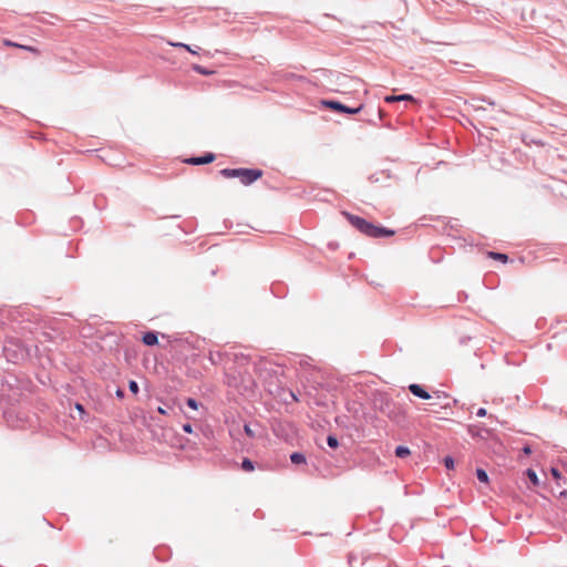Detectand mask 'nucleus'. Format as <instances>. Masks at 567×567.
I'll use <instances>...</instances> for the list:
<instances>
[{"mask_svg":"<svg viewBox=\"0 0 567 567\" xmlns=\"http://www.w3.org/2000/svg\"><path fill=\"white\" fill-rule=\"evenodd\" d=\"M75 408H76V410H78V411H80L81 413H84V408H83V405H82V404L76 403V404H75Z\"/></svg>","mask_w":567,"mask_h":567,"instance_id":"c85d7f7f","label":"nucleus"},{"mask_svg":"<svg viewBox=\"0 0 567 567\" xmlns=\"http://www.w3.org/2000/svg\"><path fill=\"white\" fill-rule=\"evenodd\" d=\"M128 389H130V391H131L132 393H134V394L138 393V384H137V382H136V381H134V380H131V381L128 382Z\"/></svg>","mask_w":567,"mask_h":567,"instance_id":"dca6fc26","label":"nucleus"},{"mask_svg":"<svg viewBox=\"0 0 567 567\" xmlns=\"http://www.w3.org/2000/svg\"><path fill=\"white\" fill-rule=\"evenodd\" d=\"M327 443H328V445H329L331 449H336V447H338V445H339V441H338V439H337L336 436H333V435H329V436L327 437Z\"/></svg>","mask_w":567,"mask_h":567,"instance_id":"2eb2a0df","label":"nucleus"},{"mask_svg":"<svg viewBox=\"0 0 567 567\" xmlns=\"http://www.w3.org/2000/svg\"><path fill=\"white\" fill-rule=\"evenodd\" d=\"M183 431L185 433H192L193 432V427H192V425L189 423H186V424L183 425Z\"/></svg>","mask_w":567,"mask_h":567,"instance_id":"393cba45","label":"nucleus"},{"mask_svg":"<svg viewBox=\"0 0 567 567\" xmlns=\"http://www.w3.org/2000/svg\"><path fill=\"white\" fill-rule=\"evenodd\" d=\"M486 414H487V411H486V409H484V408H480V409L476 411V415H477L478 417H484V416H486Z\"/></svg>","mask_w":567,"mask_h":567,"instance_id":"b1692460","label":"nucleus"},{"mask_svg":"<svg viewBox=\"0 0 567 567\" xmlns=\"http://www.w3.org/2000/svg\"><path fill=\"white\" fill-rule=\"evenodd\" d=\"M310 359H301L300 360V365H303V367H310Z\"/></svg>","mask_w":567,"mask_h":567,"instance_id":"cd10ccee","label":"nucleus"},{"mask_svg":"<svg viewBox=\"0 0 567 567\" xmlns=\"http://www.w3.org/2000/svg\"><path fill=\"white\" fill-rule=\"evenodd\" d=\"M221 360V354L219 352L217 353H210V361L216 364Z\"/></svg>","mask_w":567,"mask_h":567,"instance_id":"6ab92c4d","label":"nucleus"},{"mask_svg":"<svg viewBox=\"0 0 567 567\" xmlns=\"http://www.w3.org/2000/svg\"><path fill=\"white\" fill-rule=\"evenodd\" d=\"M409 390L413 395L420 399L430 400L432 398L431 394L427 391H425L420 384L412 383L409 385Z\"/></svg>","mask_w":567,"mask_h":567,"instance_id":"20e7f679","label":"nucleus"},{"mask_svg":"<svg viewBox=\"0 0 567 567\" xmlns=\"http://www.w3.org/2000/svg\"><path fill=\"white\" fill-rule=\"evenodd\" d=\"M241 468L246 472H251L255 470V465L249 458H244L241 462Z\"/></svg>","mask_w":567,"mask_h":567,"instance_id":"9d476101","label":"nucleus"},{"mask_svg":"<svg viewBox=\"0 0 567 567\" xmlns=\"http://www.w3.org/2000/svg\"><path fill=\"white\" fill-rule=\"evenodd\" d=\"M116 395H117L118 398H123V396H124V391H123V390H121V389H118V390L116 391Z\"/></svg>","mask_w":567,"mask_h":567,"instance_id":"c756f323","label":"nucleus"},{"mask_svg":"<svg viewBox=\"0 0 567 567\" xmlns=\"http://www.w3.org/2000/svg\"><path fill=\"white\" fill-rule=\"evenodd\" d=\"M173 47H176V48H183V49H186V50H190V47L188 44H185V43H182V42H177V43H171Z\"/></svg>","mask_w":567,"mask_h":567,"instance_id":"5701e85b","label":"nucleus"},{"mask_svg":"<svg viewBox=\"0 0 567 567\" xmlns=\"http://www.w3.org/2000/svg\"><path fill=\"white\" fill-rule=\"evenodd\" d=\"M188 51H189L192 54H197V53H198V51H197V50L192 49V48H190V50H188Z\"/></svg>","mask_w":567,"mask_h":567,"instance_id":"473e14b6","label":"nucleus"},{"mask_svg":"<svg viewBox=\"0 0 567 567\" xmlns=\"http://www.w3.org/2000/svg\"><path fill=\"white\" fill-rule=\"evenodd\" d=\"M342 215L347 218V220L360 233L372 237V238H381L394 235V231L384 227L375 226L372 223L365 220L362 217L357 215H352L348 212H342Z\"/></svg>","mask_w":567,"mask_h":567,"instance_id":"f257e3e1","label":"nucleus"},{"mask_svg":"<svg viewBox=\"0 0 567 567\" xmlns=\"http://www.w3.org/2000/svg\"><path fill=\"white\" fill-rule=\"evenodd\" d=\"M395 455L398 457H405L408 455H410V450L409 447L406 446H403V445H399L396 449H395Z\"/></svg>","mask_w":567,"mask_h":567,"instance_id":"1a4fd4ad","label":"nucleus"},{"mask_svg":"<svg viewBox=\"0 0 567 567\" xmlns=\"http://www.w3.org/2000/svg\"><path fill=\"white\" fill-rule=\"evenodd\" d=\"M142 341L146 346H155L158 342L157 333L154 331H148L144 333Z\"/></svg>","mask_w":567,"mask_h":567,"instance_id":"423d86ee","label":"nucleus"},{"mask_svg":"<svg viewBox=\"0 0 567 567\" xmlns=\"http://www.w3.org/2000/svg\"><path fill=\"white\" fill-rule=\"evenodd\" d=\"M220 175L225 178H238L241 184L250 185L261 177L262 172L256 168H224Z\"/></svg>","mask_w":567,"mask_h":567,"instance_id":"f03ea898","label":"nucleus"},{"mask_svg":"<svg viewBox=\"0 0 567 567\" xmlns=\"http://www.w3.org/2000/svg\"><path fill=\"white\" fill-rule=\"evenodd\" d=\"M476 476H477V480L482 483H487L488 482V475L487 473L483 470V468H477L476 470Z\"/></svg>","mask_w":567,"mask_h":567,"instance_id":"f8f14e48","label":"nucleus"},{"mask_svg":"<svg viewBox=\"0 0 567 567\" xmlns=\"http://www.w3.org/2000/svg\"><path fill=\"white\" fill-rule=\"evenodd\" d=\"M444 465L446 468H453L454 467V460L451 456H446L444 458Z\"/></svg>","mask_w":567,"mask_h":567,"instance_id":"aec40b11","label":"nucleus"},{"mask_svg":"<svg viewBox=\"0 0 567 567\" xmlns=\"http://www.w3.org/2000/svg\"><path fill=\"white\" fill-rule=\"evenodd\" d=\"M157 411H158V413H161V414H166V413H167V412H166V410H165L164 408H162V406H158V408H157Z\"/></svg>","mask_w":567,"mask_h":567,"instance_id":"7c9ffc66","label":"nucleus"},{"mask_svg":"<svg viewBox=\"0 0 567 567\" xmlns=\"http://www.w3.org/2000/svg\"><path fill=\"white\" fill-rule=\"evenodd\" d=\"M290 461L293 464H305L306 463V456L302 453L295 452L290 455Z\"/></svg>","mask_w":567,"mask_h":567,"instance_id":"6e6552de","label":"nucleus"},{"mask_svg":"<svg viewBox=\"0 0 567 567\" xmlns=\"http://www.w3.org/2000/svg\"><path fill=\"white\" fill-rule=\"evenodd\" d=\"M244 431H245L246 435L251 439H254L256 436L255 431L251 429V426L249 424L244 425Z\"/></svg>","mask_w":567,"mask_h":567,"instance_id":"f3484780","label":"nucleus"},{"mask_svg":"<svg viewBox=\"0 0 567 567\" xmlns=\"http://www.w3.org/2000/svg\"><path fill=\"white\" fill-rule=\"evenodd\" d=\"M214 159H215V155L213 153H207L204 156L190 157V158L186 159V163L192 164V165H203V164L212 163Z\"/></svg>","mask_w":567,"mask_h":567,"instance_id":"39448f33","label":"nucleus"},{"mask_svg":"<svg viewBox=\"0 0 567 567\" xmlns=\"http://www.w3.org/2000/svg\"><path fill=\"white\" fill-rule=\"evenodd\" d=\"M472 106L476 112L485 111V107L482 105L472 104Z\"/></svg>","mask_w":567,"mask_h":567,"instance_id":"bb28decb","label":"nucleus"},{"mask_svg":"<svg viewBox=\"0 0 567 567\" xmlns=\"http://www.w3.org/2000/svg\"><path fill=\"white\" fill-rule=\"evenodd\" d=\"M550 473L554 476L555 480L559 481L561 478V474L556 467L550 468Z\"/></svg>","mask_w":567,"mask_h":567,"instance_id":"412c9836","label":"nucleus"},{"mask_svg":"<svg viewBox=\"0 0 567 567\" xmlns=\"http://www.w3.org/2000/svg\"><path fill=\"white\" fill-rule=\"evenodd\" d=\"M488 255L493 259L501 260L502 262H506L508 260V256L505 254L491 251V252H488Z\"/></svg>","mask_w":567,"mask_h":567,"instance_id":"9b49d317","label":"nucleus"},{"mask_svg":"<svg viewBox=\"0 0 567 567\" xmlns=\"http://www.w3.org/2000/svg\"><path fill=\"white\" fill-rule=\"evenodd\" d=\"M527 476H528V478L530 480V482H532L535 486H537V485L539 484V481H538L537 474H536V472H535L534 470L528 468V470H527Z\"/></svg>","mask_w":567,"mask_h":567,"instance_id":"4468645a","label":"nucleus"},{"mask_svg":"<svg viewBox=\"0 0 567 567\" xmlns=\"http://www.w3.org/2000/svg\"><path fill=\"white\" fill-rule=\"evenodd\" d=\"M186 404L193 409V410H197L198 409V402L193 399V398H188L187 401H186Z\"/></svg>","mask_w":567,"mask_h":567,"instance_id":"a211bd4d","label":"nucleus"},{"mask_svg":"<svg viewBox=\"0 0 567 567\" xmlns=\"http://www.w3.org/2000/svg\"><path fill=\"white\" fill-rule=\"evenodd\" d=\"M193 70L203 75H210L214 73V71L207 70L198 64L193 65Z\"/></svg>","mask_w":567,"mask_h":567,"instance_id":"ddd939ff","label":"nucleus"},{"mask_svg":"<svg viewBox=\"0 0 567 567\" xmlns=\"http://www.w3.org/2000/svg\"><path fill=\"white\" fill-rule=\"evenodd\" d=\"M20 49H23V50H27V51H30V52H33V53H39L38 49L33 48V47H29V45H19Z\"/></svg>","mask_w":567,"mask_h":567,"instance_id":"4be33fe9","label":"nucleus"},{"mask_svg":"<svg viewBox=\"0 0 567 567\" xmlns=\"http://www.w3.org/2000/svg\"><path fill=\"white\" fill-rule=\"evenodd\" d=\"M291 396H292V399H293L295 401H297V400H298V399H297V396H296L293 393H291Z\"/></svg>","mask_w":567,"mask_h":567,"instance_id":"f704fd0d","label":"nucleus"},{"mask_svg":"<svg viewBox=\"0 0 567 567\" xmlns=\"http://www.w3.org/2000/svg\"><path fill=\"white\" fill-rule=\"evenodd\" d=\"M4 44L8 45V47H16V48H19V45H20V44L16 43V42H12L10 40H6Z\"/></svg>","mask_w":567,"mask_h":567,"instance_id":"a878e982","label":"nucleus"},{"mask_svg":"<svg viewBox=\"0 0 567 567\" xmlns=\"http://www.w3.org/2000/svg\"><path fill=\"white\" fill-rule=\"evenodd\" d=\"M322 104L324 106H327L328 109H331L333 111H338V112H342V113H347V114H358L363 105H359L357 107H349L338 101H333V100H327V101H322Z\"/></svg>","mask_w":567,"mask_h":567,"instance_id":"7ed1b4c3","label":"nucleus"},{"mask_svg":"<svg viewBox=\"0 0 567 567\" xmlns=\"http://www.w3.org/2000/svg\"><path fill=\"white\" fill-rule=\"evenodd\" d=\"M523 451L525 454H529L532 452L529 446H525Z\"/></svg>","mask_w":567,"mask_h":567,"instance_id":"2f4dec72","label":"nucleus"},{"mask_svg":"<svg viewBox=\"0 0 567 567\" xmlns=\"http://www.w3.org/2000/svg\"><path fill=\"white\" fill-rule=\"evenodd\" d=\"M436 396L440 399L441 398V392H435Z\"/></svg>","mask_w":567,"mask_h":567,"instance_id":"72a5a7b5","label":"nucleus"},{"mask_svg":"<svg viewBox=\"0 0 567 567\" xmlns=\"http://www.w3.org/2000/svg\"><path fill=\"white\" fill-rule=\"evenodd\" d=\"M385 102L392 103L396 101H411L413 97L410 94H402V95H389L385 99Z\"/></svg>","mask_w":567,"mask_h":567,"instance_id":"0eeeda50","label":"nucleus"}]
</instances>
